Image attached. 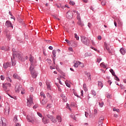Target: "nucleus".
<instances>
[{
  "label": "nucleus",
  "mask_w": 126,
  "mask_h": 126,
  "mask_svg": "<svg viewBox=\"0 0 126 126\" xmlns=\"http://www.w3.org/2000/svg\"><path fill=\"white\" fill-rule=\"evenodd\" d=\"M13 51V57L12 59L13 60H19V61H21L22 60V57H21V54H20V52L18 51H15V50L12 49Z\"/></svg>",
  "instance_id": "nucleus-1"
},
{
  "label": "nucleus",
  "mask_w": 126,
  "mask_h": 126,
  "mask_svg": "<svg viewBox=\"0 0 126 126\" xmlns=\"http://www.w3.org/2000/svg\"><path fill=\"white\" fill-rule=\"evenodd\" d=\"M30 71L32 78H36V77H37L38 73H37V71L35 70V68H30Z\"/></svg>",
  "instance_id": "nucleus-2"
},
{
  "label": "nucleus",
  "mask_w": 126,
  "mask_h": 126,
  "mask_svg": "<svg viewBox=\"0 0 126 126\" xmlns=\"http://www.w3.org/2000/svg\"><path fill=\"white\" fill-rule=\"evenodd\" d=\"M81 41L84 44V45H86V46H89V43H90V40H89L88 38L84 36H81Z\"/></svg>",
  "instance_id": "nucleus-3"
},
{
  "label": "nucleus",
  "mask_w": 126,
  "mask_h": 126,
  "mask_svg": "<svg viewBox=\"0 0 126 126\" xmlns=\"http://www.w3.org/2000/svg\"><path fill=\"white\" fill-rule=\"evenodd\" d=\"M27 119L28 120V122L29 123H32V124H34V123H36V124H40V121H38L37 120H34V118L31 116H27Z\"/></svg>",
  "instance_id": "nucleus-4"
},
{
  "label": "nucleus",
  "mask_w": 126,
  "mask_h": 126,
  "mask_svg": "<svg viewBox=\"0 0 126 126\" xmlns=\"http://www.w3.org/2000/svg\"><path fill=\"white\" fill-rule=\"evenodd\" d=\"M3 88L5 92H9L10 90V86L11 85L10 83H5L3 84Z\"/></svg>",
  "instance_id": "nucleus-5"
},
{
  "label": "nucleus",
  "mask_w": 126,
  "mask_h": 126,
  "mask_svg": "<svg viewBox=\"0 0 126 126\" xmlns=\"http://www.w3.org/2000/svg\"><path fill=\"white\" fill-rule=\"evenodd\" d=\"M66 18H68V19H72L73 17V13L72 12H70V11H68L66 14Z\"/></svg>",
  "instance_id": "nucleus-6"
},
{
  "label": "nucleus",
  "mask_w": 126,
  "mask_h": 126,
  "mask_svg": "<svg viewBox=\"0 0 126 126\" xmlns=\"http://www.w3.org/2000/svg\"><path fill=\"white\" fill-rule=\"evenodd\" d=\"M22 89V86L21 85H16L15 91L16 93H19Z\"/></svg>",
  "instance_id": "nucleus-7"
},
{
  "label": "nucleus",
  "mask_w": 126,
  "mask_h": 126,
  "mask_svg": "<svg viewBox=\"0 0 126 126\" xmlns=\"http://www.w3.org/2000/svg\"><path fill=\"white\" fill-rule=\"evenodd\" d=\"M47 118H48V119H50V121H51L52 123H54V124H55V123H57V119H55V118H54L53 116L50 115V114H47Z\"/></svg>",
  "instance_id": "nucleus-8"
},
{
  "label": "nucleus",
  "mask_w": 126,
  "mask_h": 126,
  "mask_svg": "<svg viewBox=\"0 0 126 126\" xmlns=\"http://www.w3.org/2000/svg\"><path fill=\"white\" fill-rule=\"evenodd\" d=\"M27 106L28 107H31L32 104H33V99H32V97H30L29 99H27Z\"/></svg>",
  "instance_id": "nucleus-9"
},
{
  "label": "nucleus",
  "mask_w": 126,
  "mask_h": 126,
  "mask_svg": "<svg viewBox=\"0 0 126 126\" xmlns=\"http://www.w3.org/2000/svg\"><path fill=\"white\" fill-rule=\"evenodd\" d=\"M11 66V63L9 62L5 63L3 64V67L4 69L7 68V67H10Z\"/></svg>",
  "instance_id": "nucleus-10"
},
{
  "label": "nucleus",
  "mask_w": 126,
  "mask_h": 126,
  "mask_svg": "<svg viewBox=\"0 0 126 126\" xmlns=\"http://www.w3.org/2000/svg\"><path fill=\"white\" fill-rule=\"evenodd\" d=\"M37 63V61H36V60H34L32 62H31V66L30 67V68H35V65H36V63Z\"/></svg>",
  "instance_id": "nucleus-11"
},
{
  "label": "nucleus",
  "mask_w": 126,
  "mask_h": 126,
  "mask_svg": "<svg viewBox=\"0 0 126 126\" xmlns=\"http://www.w3.org/2000/svg\"><path fill=\"white\" fill-rule=\"evenodd\" d=\"M5 25L7 28L11 27V28H13V26H12V24L11 23V22H10V21H6Z\"/></svg>",
  "instance_id": "nucleus-12"
},
{
  "label": "nucleus",
  "mask_w": 126,
  "mask_h": 126,
  "mask_svg": "<svg viewBox=\"0 0 126 126\" xmlns=\"http://www.w3.org/2000/svg\"><path fill=\"white\" fill-rule=\"evenodd\" d=\"M9 106H7L5 108L4 114L6 116L9 115Z\"/></svg>",
  "instance_id": "nucleus-13"
},
{
  "label": "nucleus",
  "mask_w": 126,
  "mask_h": 126,
  "mask_svg": "<svg viewBox=\"0 0 126 126\" xmlns=\"http://www.w3.org/2000/svg\"><path fill=\"white\" fill-rule=\"evenodd\" d=\"M13 77L15 78V79H18V80H21V78L20 76L18 75V74L16 73H14L13 75Z\"/></svg>",
  "instance_id": "nucleus-14"
},
{
  "label": "nucleus",
  "mask_w": 126,
  "mask_h": 126,
  "mask_svg": "<svg viewBox=\"0 0 126 126\" xmlns=\"http://www.w3.org/2000/svg\"><path fill=\"white\" fill-rule=\"evenodd\" d=\"M105 48H104V50H107L109 54H112V52L111 51L110 48H109V46H108V45H107V43H106V42H105Z\"/></svg>",
  "instance_id": "nucleus-15"
},
{
  "label": "nucleus",
  "mask_w": 126,
  "mask_h": 126,
  "mask_svg": "<svg viewBox=\"0 0 126 126\" xmlns=\"http://www.w3.org/2000/svg\"><path fill=\"white\" fill-rule=\"evenodd\" d=\"M4 121H5V118H4L0 119V126H4Z\"/></svg>",
  "instance_id": "nucleus-16"
},
{
  "label": "nucleus",
  "mask_w": 126,
  "mask_h": 126,
  "mask_svg": "<svg viewBox=\"0 0 126 126\" xmlns=\"http://www.w3.org/2000/svg\"><path fill=\"white\" fill-rule=\"evenodd\" d=\"M60 96L61 97H62V98H63V102H66L67 101V97H66V96L64 95V94H61Z\"/></svg>",
  "instance_id": "nucleus-17"
},
{
  "label": "nucleus",
  "mask_w": 126,
  "mask_h": 126,
  "mask_svg": "<svg viewBox=\"0 0 126 126\" xmlns=\"http://www.w3.org/2000/svg\"><path fill=\"white\" fill-rule=\"evenodd\" d=\"M104 116H101L99 118V121L98 123L100 124V125H102L103 124V121H104Z\"/></svg>",
  "instance_id": "nucleus-18"
},
{
  "label": "nucleus",
  "mask_w": 126,
  "mask_h": 126,
  "mask_svg": "<svg viewBox=\"0 0 126 126\" xmlns=\"http://www.w3.org/2000/svg\"><path fill=\"white\" fill-rule=\"evenodd\" d=\"M42 121L43 124H44L45 125H46V124H48V123H50V120L45 119L44 118H43L42 119Z\"/></svg>",
  "instance_id": "nucleus-19"
},
{
  "label": "nucleus",
  "mask_w": 126,
  "mask_h": 126,
  "mask_svg": "<svg viewBox=\"0 0 126 126\" xmlns=\"http://www.w3.org/2000/svg\"><path fill=\"white\" fill-rule=\"evenodd\" d=\"M77 24L80 26L81 27H82L83 26H84V24L83 23V22H82L81 21V20H79L78 22H77Z\"/></svg>",
  "instance_id": "nucleus-20"
},
{
  "label": "nucleus",
  "mask_w": 126,
  "mask_h": 126,
  "mask_svg": "<svg viewBox=\"0 0 126 126\" xmlns=\"http://www.w3.org/2000/svg\"><path fill=\"white\" fill-rule=\"evenodd\" d=\"M0 50H1L2 51H5V52H7V51L9 50V47H6L3 46L1 47Z\"/></svg>",
  "instance_id": "nucleus-21"
},
{
  "label": "nucleus",
  "mask_w": 126,
  "mask_h": 126,
  "mask_svg": "<svg viewBox=\"0 0 126 126\" xmlns=\"http://www.w3.org/2000/svg\"><path fill=\"white\" fill-rule=\"evenodd\" d=\"M81 64V62L77 61L76 63L74 64V67H78V65Z\"/></svg>",
  "instance_id": "nucleus-22"
},
{
  "label": "nucleus",
  "mask_w": 126,
  "mask_h": 126,
  "mask_svg": "<svg viewBox=\"0 0 126 126\" xmlns=\"http://www.w3.org/2000/svg\"><path fill=\"white\" fill-rule=\"evenodd\" d=\"M85 74H86L87 77L88 78L89 80H91V74H90V73L89 72H85Z\"/></svg>",
  "instance_id": "nucleus-23"
},
{
  "label": "nucleus",
  "mask_w": 126,
  "mask_h": 126,
  "mask_svg": "<svg viewBox=\"0 0 126 126\" xmlns=\"http://www.w3.org/2000/svg\"><path fill=\"white\" fill-rule=\"evenodd\" d=\"M6 36L8 41H10L11 39V35L9 33L6 32Z\"/></svg>",
  "instance_id": "nucleus-24"
},
{
  "label": "nucleus",
  "mask_w": 126,
  "mask_h": 126,
  "mask_svg": "<svg viewBox=\"0 0 126 126\" xmlns=\"http://www.w3.org/2000/svg\"><path fill=\"white\" fill-rule=\"evenodd\" d=\"M120 51L121 54H122V55H125L126 54V50L125 49H124V48H122L120 50Z\"/></svg>",
  "instance_id": "nucleus-25"
},
{
  "label": "nucleus",
  "mask_w": 126,
  "mask_h": 126,
  "mask_svg": "<svg viewBox=\"0 0 126 126\" xmlns=\"http://www.w3.org/2000/svg\"><path fill=\"white\" fill-rule=\"evenodd\" d=\"M56 120H58L59 123H62V117L59 116H57L56 117Z\"/></svg>",
  "instance_id": "nucleus-26"
},
{
  "label": "nucleus",
  "mask_w": 126,
  "mask_h": 126,
  "mask_svg": "<svg viewBox=\"0 0 126 126\" xmlns=\"http://www.w3.org/2000/svg\"><path fill=\"white\" fill-rule=\"evenodd\" d=\"M88 116H89L90 118H91V113H88V112H85V117L88 118Z\"/></svg>",
  "instance_id": "nucleus-27"
},
{
  "label": "nucleus",
  "mask_w": 126,
  "mask_h": 126,
  "mask_svg": "<svg viewBox=\"0 0 126 126\" xmlns=\"http://www.w3.org/2000/svg\"><path fill=\"white\" fill-rule=\"evenodd\" d=\"M40 103L42 105H46V104H47V101L45 100V99H42L41 101H40Z\"/></svg>",
  "instance_id": "nucleus-28"
},
{
  "label": "nucleus",
  "mask_w": 126,
  "mask_h": 126,
  "mask_svg": "<svg viewBox=\"0 0 126 126\" xmlns=\"http://www.w3.org/2000/svg\"><path fill=\"white\" fill-rule=\"evenodd\" d=\"M57 53V51L56 50H53L52 51V55L54 58H56V54Z\"/></svg>",
  "instance_id": "nucleus-29"
},
{
  "label": "nucleus",
  "mask_w": 126,
  "mask_h": 126,
  "mask_svg": "<svg viewBox=\"0 0 126 126\" xmlns=\"http://www.w3.org/2000/svg\"><path fill=\"white\" fill-rule=\"evenodd\" d=\"M46 96H47V98H49V99H50V100H52V95H51L50 93H47L46 94Z\"/></svg>",
  "instance_id": "nucleus-30"
},
{
  "label": "nucleus",
  "mask_w": 126,
  "mask_h": 126,
  "mask_svg": "<svg viewBox=\"0 0 126 126\" xmlns=\"http://www.w3.org/2000/svg\"><path fill=\"white\" fill-rule=\"evenodd\" d=\"M11 61H12V65L14 66V65H15L16 64V62L13 61V58H11Z\"/></svg>",
  "instance_id": "nucleus-31"
},
{
  "label": "nucleus",
  "mask_w": 126,
  "mask_h": 126,
  "mask_svg": "<svg viewBox=\"0 0 126 126\" xmlns=\"http://www.w3.org/2000/svg\"><path fill=\"white\" fill-rule=\"evenodd\" d=\"M98 87L102 88L103 87V83H102L101 82H98Z\"/></svg>",
  "instance_id": "nucleus-32"
},
{
  "label": "nucleus",
  "mask_w": 126,
  "mask_h": 126,
  "mask_svg": "<svg viewBox=\"0 0 126 126\" xmlns=\"http://www.w3.org/2000/svg\"><path fill=\"white\" fill-rule=\"evenodd\" d=\"M77 19H78V20H81V19L80 18V14L77 12Z\"/></svg>",
  "instance_id": "nucleus-33"
},
{
  "label": "nucleus",
  "mask_w": 126,
  "mask_h": 126,
  "mask_svg": "<svg viewBox=\"0 0 126 126\" xmlns=\"http://www.w3.org/2000/svg\"><path fill=\"white\" fill-rule=\"evenodd\" d=\"M35 59H34V57H32V55H30V62H32V61H34Z\"/></svg>",
  "instance_id": "nucleus-34"
},
{
  "label": "nucleus",
  "mask_w": 126,
  "mask_h": 126,
  "mask_svg": "<svg viewBox=\"0 0 126 126\" xmlns=\"http://www.w3.org/2000/svg\"><path fill=\"white\" fill-rule=\"evenodd\" d=\"M109 71L112 73V75H113V76H115L116 75L115 74V71H114V70L113 69H110Z\"/></svg>",
  "instance_id": "nucleus-35"
},
{
  "label": "nucleus",
  "mask_w": 126,
  "mask_h": 126,
  "mask_svg": "<svg viewBox=\"0 0 126 126\" xmlns=\"http://www.w3.org/2000/svg\"><path fill=\"white\" fill-rule=\"evenodd\" d=\"M117 23H118V24L120 25V26H122V25H123V22L120 21V19H118L117 20Z\"/></svg>",
  "instance_id": "nucleus-36"
},
{
  "label": "nucleus",
  "mask_w": 126,
  "mask_h": 126,
  "mask_svg": "<svg viewBox=\"0 0 126 126\" xmlns=\"http://www.w3.org/2000/svg\"><path fill=\"white\" fill-rule=\"evenodd\" d=\"M40 96H41V97H43L44 99L46 98V95H45V94L43 92L40 93Z\"/></svg>",
  "instance_id": "nucleus-37"
},
{
  "label": "nucleus",
  "mask_w": 126,
  "mask_h": 126,
  "mask_svg": "<svg viewBox=\"0 0 126 126\" xmlns=\"http://www.w3.org/2000/svg\"><path fill=\"white\" fill-rule=\"evenodd\" d=\"M74 37L76 39V40H77V41H78V40H79V36H78V35H77V34L74 33Z\"/></svg>",
  "instance_id": "nucleus-38"
},
{
  "label": "nucleus",
  "mask_w": 126,
  "mask_h": 126,
  "mask_svg": "<svg viewBox=\"0 0 126 126\" xmlns=\"http://www.w3.org/2000/svg\"><path fill=\"white\" fill-rule=\"evenodd\" d=\"M106 97L108 99H110V98H112V94H106Z\"/></svg>",
  "instance_id": "nucleus-39"
},
{
  "label": "nucleus",
  "mask_w": 126,
  "mask_h": 126,
  "mask_svg": "<svg viewBox=\"0 0 126 126\" xmlns=\"http://www.w3.org/2000/svg\"><path fill=\"white\" fill-rule=\"evenodd\" d=\"M83 87L85 91H87V88H86V84H84Z\"/></svg>",
  "instance_id": "nucleus-40"
},
{
  "label": "nucleus",
  "mask_w": 126,
  "mask_h": 126,
  "mask_svg": "<svg viewBox=\"0 0 126 126\" xmlns=\"http://www.w3.org/2000/svg\"><path fill=\"white\" fill-rule=\"evenodd\" d=\"M115 78L114 79H115V80H116L117 81H120V79L119 78V77H118V76L115 75Z\"/></svg>",
  "instance_id": "nucleus-41"
},
{
  "label": "nucleus",
  "mask_w": 126,
  "mask_h": 126,
  "mask_svg": "<svg viewBox=\"0 0 126 126\" xmlns=\"http://www.w3.org/2000/svg\"><path fill=\"white\" fill-rule=\"evenodd\" d=\"M100 65H101L102 67H103V68H106V65H105V63H104V62L101 63Z\"/></svg>",
  "instance_id": "nucleus-42"
},
{
  "label": "nucleus",
  "mask_w": 126,
  "mask_h": 126,
  "mask_svg": "<svg viewBox=\"0 0 126 126\" xmlns=\"http://www.w3.org/2000/svg\"><path fill=\"white\" fill-rule=\"evenodd\" d=\"M69 4L70 5H74V4H75V2H74L73 1H70Z\"/></svg>",
  "instance_id": "nucleus-43"
},
{
  "label": "nucleus",
  "mask_w": 126,
  "mask_h": 126,
  "mask_svg": "<svg viewBox=\"0 0 126 126\" xmlns=\"http://www.w3.org/2000/svg\"><path fill=\"white\" fill-rule=\"evenodd\" d=\"M92 95H93L94 96H96V92H95V91L92 90Z\"/></svg>",
  "instance_id": "nucleus-44"
},
{
  "label": "nucleus",
  "mask_w": 126,
  "mask_h": 126,
  "mask_svg": "<svg viewBox=\"0 0 126 126\" xmlns=\"http://www.w3.org/2000/svg\"><path fill=\"white\" fill-rule=\"evenodd\" d=\"M38 107H39V105L38 104H35L33 106V109H37V108H38Z\"/></svg>",
  "instance_id": "nucleus-45"
},
{
  "label": "nucleus",
  "mask_w": 126,
  "mask_h": 126,
  "mask_svg": "<svg viewBox=\"0 0 126 126\" xmlns=\"http://www.w3.org/2000/svg\"><path fill=\"white\" fill-rule=\"evenodd\" d=\"M114 112H117V113H120V109H117L116 108H113Z\"/></svg>",
  "instance_id": "nucleus-46"
},
{
  "label": "nucleus",
  "mask_w": 126,
  "mask_h": 126,
  "mask_svg": "<svg viewBox=\"0 0 126 126\" xmlns=\"http://www.w3.org/2000/svg\"><path fill=\"white\" fill-rule=\"evenodd\" d=\"M52 17L55 18V19H58V20H60V18H58V17H57V16H56L55 15H52Z\"/></svg>",
  "instance_id": "nucleus-47"
},
{
  "label": "nucleus",
  "mask_w": 126,
  "mask_h": 126,
  "mask_svg": "<svg viewBox=\"0 0 126 126\" xmlns=\"http://www.w3.org/2000/svg\"><path fill=\"white\" fill-rule=\"evenodd\" d=\"M70 117L71 119H73V120H75V116L73 114H71Z\"/></svg>",
  "instance_id": "nucleus-48"
},
{
  "label": "nucleus",
  "mask_w": 126,
  "mask_h": 126,
  "mask_svg": "<svg viewBox=\"0 0 126 126\" xmlns=\"http://www.w3.org/2000/svg\"><path fill=\"white\" fill-rule=\"evenodd\" d=\"M47 63L49 64H51V63H52V60H50L49 59H47Z\"/></svg>",
  "instance_id": "nucleus-49"
},
{
  "label": "nucleus",
  "mask_w": 126,
  "mask_h": 126,
  "mask_svg": "<svg viewBox=\"0 0 126 126\" xmlns=\"http://www.w3.org/2000/svg\"><path fill=\"white\" fill-rule=\"evenodd\" d=\"M37 115L40 117V118H43V115H42V114L40 113V112H37Z\"/></svg>",
  "instance_id": "nucleus-50"
},
{
  "label": "nucleus",
  "mask_w": 126,
  "mask_h": 126,
  "mask_svg": "<svg viewBox=\"0 0 126 126\" xmlns=\"http://www.w3.org/2000/svg\"><path fill=\"white\" fill-rule=\"evenodd\" d=\"M13 121L15 123H16V122H17V116H14Z\"/></svg>",
  "instance_id": "nucleus-51"
},
{
  "label": "nucleus",
  "mask_w": 126,
  "mask_h": 126,
  "mask_svg": "<svg viewBox=\"0 0 126 126\" xmlns=\"http://www.w3.org/2000/svg\"><path fill=\"white\" fill-rule=\"evenodd\" d=\"M98 103L100 107H101V108H102L103 106H104V102H101V103L99 102Z\"/></svg>",
  "instance_id": "nucleus-52"
},
{
  "label": "nucleus",
  "mask_w": 126,
  "mask_h": 126,
  "mask_svg": "<svg viewBox=\"0 0 126 126\" xmlns=\"http://www.w3.org/2000/svg\"><path fill=\"white\" fill-rule=\"evenodd\" d=\"M102 61V59L101 58H97L96 60V62L97 63H100V62Z\"/></svg>",
  "instance_id": "nucleus-53"
},
{
  "label": "nucleus",
  "mask_w": 126,
  "mask_h": 126,
  "mask_svg": "<svg viewBox=\"0 0 126 126\" xmlns=\"http://www.w3.org/2000/svg\"><path fill=\"white\" fill-rule=\"evenodd\" d=\"M85 57H89V56H91V53H90L89 54H88V53H86L85 54Z\"/></svg>",
  "instance_id": "nucleus-54"
},
{
  "label": "nucleus",
  "mask_w": 126,
  "mask_h": 126,
  "mask_svg": "<svg viewBox=\"0 0 126 126\" xmlns=\"http://www.w3.org/2000/svg\"><path fill=\"white\" fill-rule=\"evenodd\" d=\"M46 85L47 86V89H48V90H51V86H50V84H46Z\"/></svg>",
  "instance_id": "nucleus-55"
},
{
  "label": "nucleus",
  "mask_w": 126,
  "mask_h": 126,
  "mask_svg": "<svg viewBox=\"0 0 126 126\" xmlns=\"http://www.w3.org/2000/svg\"><path fill=\"white\" fill-rule=\"evenodd\" d=\"M65 83L67 87H69V88L70 87V84H69L68 83H66V82H65Z\"/></svg>",
  "instance_id": "nucleus-56"
},
{
  "label": "nucleus",
  "mask_w": 126,
  "mask_h": 126,
  "mask_svg": "<svg viewBox=\"0 0 126 126\" xmlns=\"http://www.w3.org/2000/svg\"><path fill=\"white\" fill-rule=\"evenodd\" d=\"M73 94H74V95H75V96H76V97H78V98H79V95H78V94H77V93L74 92Z\"/></svg>",
  "instance_id": "nucleus-57"
},
{
  "label": "nucleus",
  "mask_w": 126,
  "mask_h": 126,
  "mask_svg": "<svg viewBox=\"0 0 126 126\" xmlns=\"http://www.w3.org/2000/svg\"><path fill=\"white\" fill-rule=\"evenodd\" d=\"M18 20H19V22H20V23H21L22 24H23V20H22V19H19Z\"/></svg>",
  "instance_id": "nucleus-58"
},
{
  "label": "nucleus",
  "mask_w": 126,
  "mask_h": 126,
  "mask_svg": "<svg viewBox=\"0 0 126 126\" xmlns=\"http://www.w3.org/2000/svg\"><path fill=\"white\" fill-rule=\"evenodd\" d=\"M73 44H74V45H73V46H74V47H76L77 46V42L74 41L73 42Z\"/></svg>",
  "instance_id": "nucleus-59"
},
{
  "label": "nucleus",
  "mask_w": 126,
  "mask_h": 126,
  "mask_svg": "<svg viewBox=\"0 0 126 126\" xmlns=\"http://www.w3.org/2000/svg\"><path fill=\"white\" fill-rule=\"evenodd\" d=\"M31 92H33L34 91V88L33 87H31L30 88Z\"/></svg>",
  "instance_id": "nucleus-60"
},
{
  "label": "nucleus",
  "mask_w": 126,
  "mask_h": 126,
  "mask_svg": "<svg viewBox=\"0 0 126 126\" xmlns=\"http://www.w3.org/2000/svg\"><path fill=\"white\" fill-rule=\"evenodd\" d=\"M97 39L98 40H102V36H101V35H98L97 36Z\"/></svg>",
  "instance_id": "nucleus-61"
},
{
  "label": "nucleus",
  "mask_w": 126,
  "mask_h": 126,
  "mask_svg": "<svg viewBox=\"0 0 126 126\" xmlns=\"http://www.w3.org/2000/svg\"><path fill=\"white\" fill-rule=\"evenodd\" d=\"M101 5H106V1H102Z\"/></svg>",
  "instance_id": "nucleus-62"
},
{
  "label": "nucleus",
  "mask_w": 126,
  "mask_h": 126,
  "mask_svg": "<svg viewBox=\"0 0 126 126\" xmlns=\"http://www.w3.org/2000/svg\"><path fill=\"white\" fill-rule=\"evenodd\" d=\"M69 51H70V52H73V49H72V47H69L68 48Z\"/></svg>",
  "instance_id": "nucleus-63"
},
{
  "label": "nucleus",
  "mask_w": 126,
  "mask_h": 126,
  "mask_svg": "<svg viewBox=\"0 0 126 126\" xmlns=\"http://www.w3.org/2000/svg\"><path fill=\"white\" fill-rule=\"evenodd\" d=\"M0 78L1 80H4V77L3 75L0 76Z\"/></svg>",
  "instance_id": "nucleus-64"
}]
</instances>
